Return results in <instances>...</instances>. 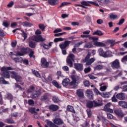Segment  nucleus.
Segmentation results:
<instances>
[{
	"label": "nucleus",
	"instance_id": "53",
	"mask_svg": "<svg viewBox=\"0 0 127 127\" xmlns=\"http://www.w3.org/2000/svg\"><path fill=\"white\" fill-rule=\"evenodd\" d=\"M53 101L54 103H58L59 102V99L56 96H54L53 97Z\"/></svg>",
	"mask_w": 127,
	"mask_h": 127
},
{
	"label": "nucleus",
	"instance_id": "56",
	"mask_svg": "<svg viewBox=\"0 0 127 127\" xmlns=\"http://www.w3.org/2000/svg\"><path fill=\"white\" fill-rule=\"evenodd\" d=\"M2 25L5 27H8L9 26V22H7V21L3 22Z\"/></svg>",
	"mask_w": 127,
	"mask_h": 127
},
{
	"label": "nucleus",
	"instance_id": "14",
	"mask_svg": "<svg viewBox=\"0 0 127 127\" xmlns=\"http://www.w3.org/2000/svg\"><path fill=\"white\" fill-rule=\"evenodd\" d=\"M86 94L87 97V98H89V99H93L94 97V93H93V91L90 89H87L86 91Z\"/></svg>",
	"mask_w": 127,
	"mask_h": 127
},
{
	"label": "nucleus",
	"instance_id": "61",
	"mask_svg": "<svg viewBox=\"0 0 127 127\" xmlns=\"http://www.w3.org/2000/svg\"><path fill=\"white\" fill-rule=\"evenodd\" d=\"M10 26L12 28L16 27V26H17V22H14L11 23Z\"/></svg>",
	"mask_w": 127,
	"mask_h": 127
},
{
	"label": "nucleus",
	"instance_id": "16",
	"mask_svg": "<svg viewBox=\"0 0 127 127\" xmlns=\"http://www.w3.org/2000/svg\"><path fill=\"white\" fill-rule=\"evenodd\" d=\"M110 106H111V104H107L104 107V110L105 111V112L112 113L114 112V111L113 110V109L110 108Z\"/></svg>",
	"mask_w": 127,
	"mask_h": 127
},
{
	"label": "nucleus",
	"instance_id": "52",
	"mask_svg": "<svg viewBox=\"0 0 127 127\" xmlns=\"http://www.w3.org/2000/svg\"><path fill=\"white\" fill-rule=\"evenodd\" d=\"M127 62V55L125 56L121 60V62L123 63H126Z\"/></svg>",
	"mask_w": 127,
	"mask_h": 127
},
{
	"label": "nucleus",
	"instance_id": "12",
	"mask_svg": "<svg viewBox=\"0 0 127 127\" xmlns=\"http://www.w3.org/2000/svg\"><path fill=\"white\" fill-rule=\"evenodd\" d=\"M49 109L51 112H56L59 110V106L56 105L52 104L49 106Z\"/></svg>",
	"mask_w": 127,
	"mask_h": 127
},
{
	"label": "nucleus",
	"instance_id": "32",
	"mask_svg": "<svg viewBox=\"0 0 127 127\" xmlns=\"http://www.w3.org/2000/svg\"><path fill=\"white\" fill-rule=\"evenodd\" d=\"M6 97L7 98V99H8V100H10V103H11V102H12L13 97H12V95H11V94H10V93L7 94L6 95Z\"/></svg>",
	"mask_w": 127,
	"mask_h": 127
},
{
	"label": "nucleus",
	"instance_id": "10",
	"mask_svg": "<svg viewBox=\"0 0 127 127\" xmlns=\"http://www.w3.org/2000/svg\"><path fill=\"white\" fill-rule=\"evenodd\" d=\"M41 67L43 68H48L49 67V63L47 62L45 58H42L41 60Z\"/></svg>",
	"mask_w": 127,
	"mask_h": 127
},
{
	"label": "nucleus",
	"instance_id": "20",
	"mask_svg": "<svg viewBox=\"0 0 127 127\" xmlns=\"http://www.w3.org/2000/svg\"><path fill=\"white\" fill-rule=\"evenodd\" d=\"M48 2L50 5H57L59 3V0H48Z\"/></svg>",
	"mask_w": 127,
	"mask_h": 127
},
{
	"label": "nucleus",
	"instance_id": "37",
	"mask_svg": "<svg viewBox=\"0 0 127 127\" xmlns=\"http://www.w3.org/2000/svg\"><path fill=\"white\" fill-rule=\"evenodd\" d=\"M52 84L53 85H54V86H55V87H57V88H58L59 89H60V88H61V86L59 85V84L58 83V82H57V81L55 80H54L52 82Z\"/></svg>",
	"mask_w": 127,
	"mask_h": 127
},
{
	"label": "nucleus",
	"instance_id": "33",
	"mask_svg": "<svg viewBox=\"0 0 127 127\" xmlns=\"http://www.w3.org/2000/svg\"><path fill=\"white\" fill-rule=\"evenodd\" d=\"M32 72L33 74H34V75H35V76H36V77H38V78H40V77H41L40 73H39V72H38V71H37L35 70H32Z\"/></svg>",
	"mask_w": 127,
	"mask_h": 127
},
{
	"label": "nucleus",
	"instance_id": "55",
	"mask_svg": "<svg viewBox=\"0 0 127 127\" xmlns=\"http://www.w3.org/2000/svg\"><path fill=\"white\" fill-rule=\"evenodd\" d=\"M93 35H98V36H102V35H104V33L102 32H94L93 33Z\"/></svg>",
	"mask_w": 127,
	"mask_h": 127
},
{
	"label": "nucleus",
	"instance_id": "63",
	"mask_svg": "<svg viewBox=\"0 0 127 127\" xmlns=\"http://www.w3.org/2000/svg\"><path fill=\"white\" fill-rule=\"evenodd\" d=\"M124 22H125V19L122 18L121 20H120L119 22L118 23V25H122V24H123V23H124Z\"/></svg>",
	"mask_w": 127,
	"mask_h": 127
},
{
	"label": "nucleus",
	"instance_id": "7",
	"mask_svg": "<svg viewBox=\"0 0 127 127\" xmlns=\"http://www.w3.org/2000/svg\"><path fill=\"white\" fill-rule=\"evenodd\" d=\"M114 113L118 117V118H124L125 117V113L121 108H117L114 110Z\"/></svg>",
	"mask_w": 127,
	"mask_h": 127
},
{
	"label": "nucleus",
	"instance_id": "60",
	"mask_svg": "<svg viewBox=\"0 0 127 127\" xmlns=\"http://www.w3.org/2000/svg\"><path fill=\"white\" fill-rule=\"evenodd\" d=\"M29 112L31 114H34V113H36L35 112V108H31L29 110Z\"/></svg>",
	"mask_w": 127,
	"mask_h": 127
},
{
	"label": "nucleus",
	"instance_id": "36",
	"mask_svg": "<svg viewBox=\"0 0 127 127\" xmlns=\"http://www.w3.org/2000/svg\"><path fill=\"white\" fill-rule=\"evenodd\" d=\"M71 79L73 81H74L75 82H77L80 79L79 76L76 75H73L71 76Z\"/></svg>",
	"mask_w": 127,
	"mask_h": 127
},
{
	"label": "nucleus",
	"instance_id": "42",
	"mask_svg": "<svg viewBox=\"0 0 127 127\" xmlns=\"http://www.w3.org/2000/svg\"><path fill=\"white\" fill-rule=\"evenodd\" d=\"M104 68V66L102 65L101 64H98L97 65H96V66L95 67V69L96 70H102Z\"/></svg>",
	"mask_w": 127,
	"mask_h": 127
},
{
	"label": "nucleus",
	"instance_id": "51",
	"mask_svg": "<svg viewBox=\"0 0 127 127\" xmlns=\"http://www.w3.org/2000/svg\"><path fill=\"white\" fill-rule=\"evenodd\" d=\"M76 81H74V80H72L71 82H70L69 83V86H73V88H76Z\"/></svg>",
	"mask_w": 127,
	"mask_h": 127
},
{
	"label": "nucleus",
	"instance_id": "31",
	"mask_svg": "<svg viewBox=\"0 0 127 127\" xmlns=\"http://www.w3.org/2000/svg\"><path fill=\"white\" fill-rule=\"evenodd\" d=\"M29 46L31 47V48H35L36 47V43L30 41L29 42Z\"/></svg>",
	"mask_w": 127,
	"mask_h": 127
},
{
	"label": "nucleus",
	"instance_id": "41",
	"mask_svg": "<svg viewBox=\"0 0 127 127\" xmlns=\"http://www.w3.org/2000/svg\"><path fill=\"white\" fill-rule=\"evenodd\" d=\"M99 2H101V3H106L108 4L110 2V0H97Z\"/></svg>",
	"mask_w": 127,
	"mask_h": 127
},
{
	"label": "nucleus",
	"instance_id": "9",
	"mask_svg": "<svg viewBox=\"0 0 127 127\" xmlns=\"http://www.w3.org/2000/svg\"><path fill=\"white\" fill-rule=\"evenodd\" d=\"M26 48L23 47L20 48V52H17L16 54H13V55H14L15 56H23V55L26 53Z\"/></svg>",
	"mask_w": 127,
	"mask_h": 127
},
{
	"label": "nucleus",
	"instance_id": "19",
	"mask_svg": "<svg viewBox=\"0 0 127 127\" xmlns=\"http://www.w3.org/2000/svg\"><path fill=\"white\" fill-rule=\"evenodd\" d=\"M54 123L56 124V125H58V126H61V125L64 124L63 121L59 118H56L54 121Z\"/></svg>",
	"mask_w": 127,
	"mask_h": 127
},
{
	"label": "nucleus",
	"instance_id": "24",
	"mask_svg": "<svg viewBox=\"0 0 127 127\" xmlns=\"http://www.w3.org/2000/svg\"><path fill=\"white\" fill-rule=\"evenodd\" d=\"M94 62H95V58H92L90 59H89L88 60L86 61L85 63H86V64L87 66H89V65H91V64H92V63H94Z\"/></svg>",
	"mask_w": 127,
	"mask_h": 127
},
{
	"label": "nucleus",
	"instance_id": "15",
	"mask_svg": "<svg viewBox=\"0 0 127 127\" xmlns=\"http://www.w3.org/2000/svg\"><path fill=\"white\" fill-rule=\"evenodd\" d=\"M70 43H71V41H65L64 43L60 45V47L62 50L65 49L66 47L69 46V44H70Z\"/></svg>",
	"mask_w": 127,
	"mask_h": 127
},
{
	"label": "nucleus",
	"instance_id": "34",
	"mask_svg": "<svg viewBox=\"0 0 127 127\" xmlns=\"http://www.w3.org/2000/svg\"><path fill=\"white\" fill-rule=\"evenodd\" d=\"M47 124V125L50 127H58V126H56L51 121H48Z\"/></svg>",
	"mask_w": 127,
	"mask_h": 127
},
{
	"label": "nucleus",
	"instance_id": "27",
	"mask_svg": "<svg viewBox=\"0 0 127 127\" xmlns=\"http://www.w3.org/2000/svg\"><path fill=\"white\" fill-rule=\"evenodd\" d=\"M94 107H101V106H102V102L101 101H100L99 100H98V101H94Z\"/></svg>",
	"mask_w": 127,
	"mask_h": 127
},
{
	"label": "nucleus",
	"instance_id": "6",
	"mask_svg": "<svg viewBox=\"0 0 127 127\" xmlns=\"http://www.w3.org/2000/svg\"><path fill=\"white\" fill-rule=\"evenodd\" d=\"M111 65L113 69H120V68H121L120 61L118 59H116L113 62L111 63Z\"/></svg>",
	"mask_w": 127,
	"mask_h": 127
},
{
	"label": "nucleus",
	"instance_id": "40",
	"mask_svg": "<svg viewBox=\"0 0 127 127\" xmlns=\"http://www.w3.org/2000/svg\"><path fill=\"white\" fill-rule=\"evenodd\" d=\"M67 4H70V2H63L60 6L58 7V8H60V7H63V6H64V5H67Z\"/></svg>",
	"mask_w": 127,
	"mask_h": 127
},
{
	"label": "nucleus",
	"instance_id": "47",
	"mask_svg": "<svg viewBox=\"0 0 127 127\" xmlns=\"http://www.w3.org/2000/svg\"><path fill=\"white\" fill-rule=\"evenodd\" d=\"M47 99H48V95H47V94H45L41 97V101H46Z\"/></svg>",
	"mask_w": 127,
	"mask_h": 127
},
{
	"label": "nucleus",
	"instance_id": "46",
	"mask_svg": "<svg viewBox=\"0 0 127 127\" xmlns=\"http://www.w3.org/2000/svg\"><path fill=\"white\" fill-rule=\"evenodd\" d=\"M102 85H103V84H102V85H101V87H100V91H101L102 92H104V91H105L106 90H107V86H106V85H103V86H102Z\"/></svg>",
	"mask_w": 127,
	"mask_h": 127
},
{
	"label": "nucleus",
	"instance_id": "29",
	"mask_svg": "<svg viewBox=\"0 0 127 127\" xmlns=\"http://www.w3.org/2000/svg\"><path fill=\"white\" fill-rule=\"evenodd\" d=\"M67 110L68 112H71V113H73V114H75L76 112L74 110V108L72 106H71L70 105L67 106Z\"/></svg>",
	"mask_w": 127,
	"mask_h": 127
},
{
	"label": "nucleus",
	"instance_id": "2",
	"mask_svg": "<svg viewBox=\"0 0 127 127\" xmlns=\"http://www.w3.org/2000/svg\"><path fill=\"white\" fill-rule=\"evenodd\" d=\"M36 35H34L32 37V40L33 41H35L36 42H43V41H45L46 39L43 38L41 34V32H36Z\"/></svg>",
	"mask_w": 127,
	"mask_h": 127
},
{
	"label": "nucleus",
	"instance_id": "44",
	"mask_svg": "<svg viewBox=\"0 0 127 127\" xmlns=\"http://www.w3.org/2000/svg\"><path fill=\"white\" fill-rule=\"evenodd\" d=\"M92 47H93V45L91 43H86L84 46L85 48H92Z\"/></svg>",
	"mask_w": 127,
	"mask_h": 127
},
{
	"label": "nucleus",
	"instance_id": "8",
	"mask_svg": "<svg viewBox=\"0 0 127 127\" xmlns=\"http://www.w3.org/2000/svg\"><path fill=\"white\" fill-rule=\"evenodd\" d=\"M81 4L83 5H86V6H91L90 4H92V5H95V6H99L100 5L98 4V3L92 1H82L81 2Z\"/></svg>",
	"mask_w": 127,
	"mask_h": 127
},
{
	"label": "nucleus",
	"instance_id": "48",
	"mask_svg": "<svg viewBox=\"0 0 127 127\" xmlns=\"http://www.w3.org/2000/svg\"><path fill=\"white\" fill-rule=\"evenodd\" d=\"M87 114L88 115V118H91L92 117V110L91 109H87L86 110Z\"/></svg>",
	"mask_w": 127,
	"mask_h": 127
},
{
	"label": "nucleus",
	"instance_id": "13",
	"mask_svg": "<svg viewBox=\"0 0 127 127\" xmlns=\"http://www.w3.org/2000/svg\"><path fill=\"white\" fill-rule=\"evenodd\" d=\"M76 95L79 98H85L84 90L82 89H79L76 90Z\"/></svg>",
	"mask_w": 127,
	"mask_h": 127
},
{
	"label": "nucleus",
	"instance_id": "49",
	"mask_svg": "<svg viewBox=\"0 0 127 127\" xmlns=\"http://www.w3.org/2000/svg\"><path fill=\"white\" fill-rule=\"evenodd\" d=\"M102 122H103V124H105V125L109 124V121L107 120V119L105 118V117H102Z\"/></svg>",
	"mask_w": 127,
	"mask_h": 127
},
{
	"label": "nucleus",
	"instance_id": "45",
	"mask_svg": "<svg viewBox=\"0 0 127 127\" xmlns=\"http://www.w3.org/2000/svg\"><path fill=\"white\" fill-rule=\"evenodd\" d=\"M39 27L40 29H41L42 31H44L46 26L44 25V24H39Z\"/></svg>",
	"mask_w": 127,
	"mask_h": 127
},
{
	"label": "nucleus",
	"instance_id": "30",
	"mask_svg": "<svg viewBox=\"0 0 127 127\" xmlns=\"http://www.w3.org/2000/svg\"><path fill=\"white\" fill-rule=\"evenodd\" d=\"M86 107L89 109H92L94 107V101H89L86 104Z\"/></svg>",
	"mask_w": 127,
	"mask_h": 127
},
{
	"label": "nucleus",
	"instance_id": "35",
	"mask_svg": "<svg viewBox=\"0 0 127 127\" xmlns=\"http://www.w3.org/2000/svg\"><path fill=\"white\" fill-rule=\"evenodd\" d=\"M90 57H91V53L89 52L87 55V56H86V57L85 58L84 60H83V62L84 63H86V61L90 59Z\"/></svg>",
	"mask_w": 127,
	"mask_h": 127
},
{
	"label": "nucleus",
	"instance_id": "11",
	"mask_svg": "<svg viewBox=\"0 0 127 127\" xmlns=\"http://www.w3.org/2000/svg\"><path fill=\"white\" fill-rule=\"evenodd\" d=\"M74 67L75 69L77 70V71H83L84 70V68L83 67V64H74Z\"/></svg>",
	"mask_w": 127,
	"mask_h": 127
},
{
	"label": "nucleus",
	"instance_id": "50",
	"mask_svg": "<svg viewBox=\"0 0 127 127\" xmlns=\"http://www.w3.org/2000/svg\"><path fill=\"white\" fill-rule=\"evenodd\" d=\"M34 91V86H30L27 90L28 93H32Z\"/></svg>",
	"mask_w": 127,
	"mask_h": 127
},
{
	"label": "nucleus",
	"instance_id": "38",
	"mask_svg": "<svg viewBox=\"0 0 127 127\" xmlns=\"http://www.w3.org/2000/svg\"><path fill=\"white\" fill-rule=\"evenodd\" d=\"M0 84H8V82L5 81L3 77L0 78Z\"/></svg>",
	"mask_w": 127,
	"mask_h": 127
},
{
	"label": "nucleus",
	"instance_id": "54",
	"mask_svg": "<svg viewBox=\"0 0 127 127\" xmlns=\"http://www.w3.org/2000/svg\"><path fill=\"white\" fill-rule=\"evenodd\" d=\"M13 4H14V2L11 1L7 4V7H12Z\"/></svg>",
	"mask_w": 127,
	"mask_h": 127
},
{
	"label": "nucleus",
	"instance_id": "43",
	"mask_svg": "<svg viewBox=\"0 0 127 127\" xmlns=\"http://www.w3.org/2000/svg\"><path fill=\"white\" fill-rule=\"evenodd\" d=\"M6 123L7 124H14V121L12 119L10 118L6 120Z\"/></svg>",
	"mask_w": 127,
	"mask_h": 127
},
{
	"label": "nucleus",
	"instance_id": "4",
	"mask_svg": "<svg viewBox=\"0 0 127 127\" xmlns=\"http://www.w3.org/2000/svg\"><path fill=\"white\" fill-rule=\"evenodd\" d=\"M11 77L12 79H15L16 82H21L20 83V84L22 86L24 85V82H22V77L20 75H18V74L17 72H16L15 71H11Z\"/></svg>",
	"mask_w": 127,
	"mask_h": 127
},
{
	"label": "nucleus",
	"instance_id": "22",
	"mask_svg": "<svg viewBox=\"0 0 127 127\" xmlns=\"http://www.w3.org/2000/svg\"><path fill=\"white\" fill-rule=\"evenodd\" d=\"M19 23H21L23 26H26V27H31V26H32L33 25L31 23H29L27 21H24L23 22H21V21H20Z\"/></svg>",
	"mask_w": 127,
	"mask_h": 127
},
{
	"label": "nucleus",
	"instance_id": "5",
	"mask_svg": "<svg viewBox=\"0 0 127 127\" xmlns=\"http://www.w3.org/2000/svg\"><path fill=\"white\" fill-rule=\"evenodd\" d=\"M98 53L100 56H102V57H104V58H107L108 57H111V53L110 51L105 52L102 48H100L98 50Z\"/></svg>",
	"mask_w": 127,
	"mask_h": 127
},
{
	"label": "nucleus",
	"instance_id": "3",
	"mask_svg": "<svg viewBox=\"0 0 127 127\" xmlns=\"http://www.w3.org/2000/svg\"><path fill=\"white\" fill-rule=\"evenodd\" d=\"M76 58V57L74 54H69L66 58V62L69 67L70 68H72L73 67V62H75V59Z\"/></svg>",
	"mask_w": 127,
	"mask_h": 127
},
{
	"label": "nucleus",
	"instance_id": "62",
	"mask_svg": "<svg viewBox=\"0 0 127 127\" xmlns=\"http://www.w3.org/2000/svg\"><path fill=\"white\" fill-rule=\"evenodd\" d=\"M41 46H43V47H44V48H45V49H49V46L45 44H41Z\"/></svg>",
	"mask_w": 127,
	"mask_h": 127
},
{
	"label": "nucleus",
	"instance_id": "59",
	"mask_svg": "<svg viewBox=\"0 0 127 127\" xmlns=\"http://www.w3.org/2000/svg\"><path fill=\"white\" fill-rule=\"evenodd\" d=\"M21 35L23 37H24V40L27 38V33L25 32H23L22 33Z\"/></svg>",
	"mask_w": 127,
	"mask_h": 127
},
{
	"label": "nucleus",
	"instance_id": "28",
	"mask_svg": "<svg viewBox=\"0 0 127 127\" xmlns=\"http://www.w3.org/2000/svg\"><path fill=\"white\" fill-rule=\"evenodd\" d=\"M69 82H70V79L69 78L64 79L62 81V85H63L64 86H68Z\"/></svg>",
	"mask_w": 127,
	"mask_h": 127
},
{
	"label": "nucleus",
	"instance_id": "25",
	"mask_svg": "<svg viewBox=\"0 0 127 127\" xmlns=\"http://www.w3.org/2000/svg\"><path fill=\"white\" fill-rule=\"evenodd\" d=\"M94 45H95V46H98L99 47H105V46H106V44L104 43L99 42H95L94 43Z\"/></svg>",
	"mask_w": 127,
	"mask_h": 127
},
{
	"label": "nucleus",
	"instance_id": "64",
	"mask_svg": "<svg viewBox=\"0 0 127 127\" xmlns=\"http://www.w3.org/2000/svg\"><path fill=\"white\" fill-rule=\"evenodd\" d=\"M112 102H114L115 103L118 102V100H117V98L116 97V95H114L113 97H112Z\"/></svg>",
	"mask_w": 127,
	"mask_h": 127
},
{
	"label": "nucleus",
	"instance_id": "26",
	"mask_svg": "<svg viewBox=\"0 0 127 127\" xmlns=\"http://www.w3.org/2000/svg\"><path fill=\"white\" fill-rule=\"evenodd\" d=\"M119 106L122 107V108L127 109V103L125 101H120L119 102Z\"/></svg>",
	"mask_w": 127,
	"mask_h": 127
},
{
	"label": "nucleus",
	"instance_id": "57",
	"mask_svg": "<svg viewBox=\"0 0 127 127\" xmlns=\"http://www.w3.org/2000/svg\"><path fill=\"white\" fill-rule=\"evenodd\" d=\"M28 103L30 106H32V105H34V101L32 99H29L28 101Z\"/></svg>",
	"mask_w": 127,
	"mask_h": 127
},
{
	"label": "nucleus",
	"instance_id": "23",
	"mask_svg": "<svg viewBox=\"0 0 127 127\" xmlns=\"http://www.w3.org/2000/svg\"><path fill=\"white\" fill-rule=\"evenodd\" d=\"M41 94L40 91H37L31 95L32 98L36 99V98H38L40 96Z\"/></svg>",
	"mask_w": 127,
	"mask_h": 127
},
{
	"label": "nucleus",
	"instance_id": "58",
	"mask_svg": "<svg viewBox=\"0 0 127 127\" xmlns=\"http://www.w3.org/2000/svg\"><path fill=\"white\" fill-rule=\"evenodd\" d=\"M117 17H118V16L117 15L111 14L110 15V19H115V18H117Z\"/></svg>",
	"mask_w": 127,
	"mask_h": 127
},
{
	"label": "nucleus",
	"instance_id": "1",
	"mask_svg": "<svg viewBox=\"0 0 127 127\" xmlns=\"http://www.w3.org/2000/svg\"><path fill=\"white\" fill-rule=\"evenodd\" d=\"M9 70H14V68L10 66L5 67L3 66L1 68V71L2 73V75L4 78H10V75L9 74Z\"/></svg>",
	"mask_w": 127,
	"mask_h": 127
},
{
	"label": "nucleus",
	"instance_id": "18",
	"mask_svg": "<svg viewBox=\"0 0 127 127\" xmlns=\"http://www.w3.org/2000/svg\"><path fill=\"white\" fill-rule=\"evenodd\" d=\"M116 98L118 99V100H120L121 101H124L126 99V96H125V93H120L116 95Z\"/></svg>",
	"mask_w": 127,
	"mask_h": 127
},
{
	"label": "nucleus",
	"instance_id": "17",
	"mask_svg": "<svg viewBox=\"0 0 127 127\" xmlns=\"http://www.w3.org/2000/svg\"><path fill=\"white\" fill-rule=\"evenodd\" d=\"M101 96L105 99H108L112 96V94L111 92H102L101 94Z\"/></svg>",
	"mask_w": 127,
	"mask_h": 127
},
{
	"label": "nucleus",
	"instance_id": "39",
	"mask_svg": "<svg viewBox=\"0 0 127 127\" xmlns=\"http://www.w3.org/2000/svg\"><path fill=\"white\" fill-rule=\"evenodd\" d=\"M108 43H109V44H111V47H113L115 45V42H116V41L113 40H107Z\"/></svg>",
	"mask_w": 127,
	"mask_h": 127
},
{
	"label": "nucleus",
	"instance_id": "21",
	"mask_svg": "<svg viewBox=\"0 0 127 127\" xmlns=\"http://www.w3.org/2000/svg\"><path fill=\"white\" fill-rule=\"evenodd\" d=\"M11 58L15 61V63H17V62H19V63H21L22 61H23V59L21 57L19 58H13V56H11Z\"/></svg>",
	"mask_w": 127,
	"mask_h": 127
}]
</instances>
